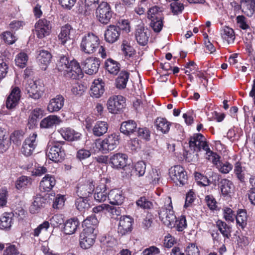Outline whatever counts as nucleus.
Returning <instances> with one entry per match:
<instances>
[{"mask_svg": "<svg viewBox=\"0 0 255 255\" xmlns=\"http://www.w3.org/2000/svg\"><path fill=\"white\" fill-rule=\"evenodd\" d=\"M64 141H53L48 143L46 156L55 163H61L65 158L66 152L63 147Z\"/></svg>", "mask_w": 255, "mask_h": 255, "instance_id": "1", "label": "nucleus"}, {"mask_svg": "<svg viewBox=\"0 0 255 255\" xmlns=\"http://www.w3.org/2000/svg\"><path fill=\"white\" fill-rule=\"evenodd\" d=\"M163 202V206L159 207L158 210L159 218L165 225L171 226L176 217L173 211L171 197L166 196L164 198Z\"/></svg>", "mask_w": 255, "mask_h": 255, "instance_id": "2", "label": "nucleus"}, {"mask_svg": "<svg viewBox=\"0 0 255 255\" xmlns=\"http://www.w3.org/2000/svg\"><path fill=\"white\" fill-rule=\"evenodd\" d=\"M147 17L150 20V26L155 32H159L163 26L164 15L162 8L154 5L149 8Z\"/></svg>", "mask_w": 255, "mask_h": 255, "instance_id": "3", "label": "nucleus"}, {"mask_svg": "<svg viewBox=\"0 0 255 255\" xmlns=\"http://www.w3.org/2000/svg\"><path fill=\"white\" fill-rule=\"evenodd\" d=\"M119 133L114 132L108 135L103 140L96 139L95 142V147L99 151L103 154H106L117 147L119 143Z\"/></svg>", "mask_w": 255, "mask_h": 255, "instance_id": "4", "label": "nucleus"}, {"mask_svg": "<svg viewBox=\"0 0 255 255\" xmlns=\"http://www.w3.org/2000/svg\"><path fill=\"white\" fill-rule=\"evenodd\" d=\"M100 40L96 34L89 32L85 34L82 39L80 48L86 54L94 53L99 47Z\"/></svg>", "mask_w": 255, "mask_h": 255, "instance_id": "5", "label": "nucleus"}, {"mask_svg": "<svg viewBox=\"0 0 255 255\" xmlns=\"http://www.w3.org/2000/svg\"><path fill=\"white\" fill-rule=\"evenodd\" d=\"M96 16L98 21L103 25H108L112 22L115 15L110 4L102 1L96 9Z\"/></svg>", "mask_w": 255, "mask_h": 255, "instance_id": "6", "label": "nucleus"}, {"mask_svg": "<svg viewBox=\"0 0 255 255\" xmlns=\"http://www.w3.org/2000/svg\"><path fill=\"white\" fill-rule=\"evenodd\" d=\"M110 182V180L107 178H102L98 184L94 189V198L98 203H103L107 199L109 200V187L107 184Z\"/></svg>", "mask_w": 255, "mask_h": 255, "instance_id": "7", "label": "nucleus"}, {"mask_svg": "<svg viewBox=\"0 0 255 255\" xmlns=\"http://www.w3.org/2000/svg\"><path fill=\"white\" fill-rule=\"evenodd\" d=\"M126 98L122 95L112 96L107 101V109L112 114H121L126 106Z\"/></svg>", "mask_w": 255, "mask_h": 255, "instance_id": "8", "label": "nucleus"}, {"mask_svg": "<svg viewBox=\"0 0 255 255\" xmlns=\"http://www.w3.org/2000/svg\"><path fill=\"white\" fill-rule=\"evenodd\" d=\"M169 176L171 180L178 186H183L188 182L187 172L181 165H175L169 169Z\"/></svg>", "mask_w": 255, "mask_h": 255, "instance_id": "9", "label": "nucleus"}, {"mask_svg": "<svg viewBox=\"0 0 255 255\" xmlns=\"http://www.w3.org/2000/svg\"><path fill=\"white\" fill-rule=\"evenodd\" d=\"M208 145L206 138L200 133H194L189 138V148L196 153L204 150Z\"/></svg>", "mask_w": 255, "mask_h": 255, "instance_id": "10", "label": "nucleus"}, {"mask_svg": "<svg viewBox=\"0 0 255 255\" xmlns=\"http://www.w3.org/2000/svg\"><path fill=\"white\" fill-rule=\"evenodd\" d=\"M34 27L35 34L39 39L49 35L51 32V23L46 18L39 19L35 23Z\"/></svg>", "mask_w": 255, "mask_h": 255, "instance_id": "11", "label": "nucleus"}, {"mask_svg": "<svg viewBox=\"0 0 255 255\" xmlns=\"http://www.w3.org/2000/svg\"><path fill=\"white\" fill-rule=\"evenodd\" d=\"M91 231V229H84L80 235V246L83 249H89L95 243L97 232Z\"/></svg>", "mask_w": 255, "mask_h": 255, "instance_id": "12", "label": "nucleus"}, {"mask_svg": "<svg viewBox=\"0 0 255 255\" xmlns=\"http://www.w3.org/2000/svg\"><path fill=\"white\" fill-rule=\"evenodd\" d=\"M146 164L143 161L136 162L133 166L128 165L125 167L124 171L127 176L131 178L132 177L143 176L145 172Z\"/></svg>", "mask_w": 255, "mask_h": 255, "instance_id": "13", "label": "nucleus"}, {"mask_svg": "<svg viewBox=\"0 0 255 255\" xmlns=\"http://www.w3.org/2000/svg\"><path fill=\"white\" fill-rule=\"evenodd\" d=\"M26 90L29 97L37 100L43 95L44 86L39 80L30 81L26 87Z\"/></svg>", "mask_w": 255, "mask_h": 255, "instance_id": "14", "label": "nucleus"}, {"mask_svg": "<svg viewBox=\"0 0 255 255\" xmlns=\"http://www.w3.org/2000/svg\"><path fill=\"white\" fill-rule=\"evenodd\" d=\"M21 98V90L17 86H12L10 92L7 96L5 106L7 109L13 110L18 106Z\"/></svg>", "mask_w": 255, "mask_h": 255, "instance_id": "15", "label": "nucleus"}, {"mask_svg": "<svg viewBox=\"0 0 255 255\" xmlns=\"http://www.w3.org/2000/svg\"><path fill=\"white\" fill-rule=\"evenodd\" d=\"M64 77L71 79H80L83 77V72L79 63L76 61H73L71 65L63 73Z\"/></svg>", "mask_w": 255, "mask_h": 255, "instance_id": "16", "label": "nucleus"}, {"mask_svg": "<svg viewBox=\"0 0 255 255\" xmlns=\"http://www.w3.org/2000/svg\"><path fill=\"white\" fill-rule=\"evenodd\" d=\"M133 219L129 216L120 217L118 227V233L121 236L125 235L132 231Z\"/></svg>", "mask_w": 255, "mask_h": 255, "instance_id": "17", "label": "nucleus"}, {"mask_svg": "<svg viewBox=\"0 0 255 255\" xmlns=\"http://www.w3.org/2000/svg\"><path fill=\"white\" fill-rule=\"evenodd\" d=\"M37 134L36 133H33L25 139L21 149L22 154L26 156L32 154L37 145Z\"/></svg>", "mask_w": 255, "mask_h": 255, "instance_id": "18", "label": "nucleus"}, {"mask_svg": "<svg viewBox=\"0 0 255 255\" xmlns=\"http://www.w3.org/2000/svg\"><path fill=\"white\" fill-rule=\"evenodd\" d=\"M100 65V60L96 57H88L82 62L85 73L91 75L98 72Z\"/></svg>", "mask_w": 255, "mask_h": 255, "instance_id": "19", "label": "nucleus"}, {"mask_svg": "<svg viewBox=\"0 0 255 255\" xmlns=\"http://www.w3.org/2000/svg\"><path fill=\"white\" fill-rule=\"evenodd\" d=\"M150 32L143 25H138L135 31V38L138 44L141 46H145L148 41Z\"/></svg>", "mask_w": 255, "mask_h": 255, "instance_id": "20", "label": "nucleus"}, {"mask_svg": "<svg viewBox=\"0 0 255 255\" xmlns=\"http://www.w3.org/2000/svg\"><path fill=\"white\" fill-rule=\"evenodd\" d=\"M120 35L119 27L117 25L110 24L105 31L104 38L107 42L112 44L119 39Z\"/></svg>", "mask_w": 255, "mask_h": 255, "instance_id": "21", "label": "nucleus"}, {"mask_svg": "<svg viewBox=\"0 0 255 255\" xmlns=\"http://www.w3.org/2000/svg\"><path fill=\"white\" fill-rule=\"evenodd\" d=\"M218 186L224 198H231L234 189V185L231 180L227 178L221 179L218 183Z\"/></svg>", "mask_w": 255, "mask_h": 255, "instance_id": "22", "label": "nucleus"}, {"mask_svg": "<svg viewBox=\"0 0 255 255\" xmlns=\"http://www.w3.org/2000/svg\"><path fill=\"white\" fill-rule=\"evenodd\" d=\"M128 156L126 154L117 153L111 156L110 158V163L112 167L115 169H123L127 165Z\"/></svg>", "mask_w": 255, "mask_h": 255, "instance_id": "23", "label": "nucleus"}, {"mask_svg": "<svg viewBox=\"0 0 255 255\" xmlns=\"http://www.w3.org/2000/svg\"><path fill=\"white\" fill-rule=\"evenodd\" d=\"M95 189V185L93 181L84 184L79 183L76 187V192L80 198H87L90 196Z\"/></svg>", "mask_w": 255, "mask_h": 255, "instance_id": "24", "label": "nucleus"}, {"mask_svg": "<svg viewBox=\"0 0 255 255\" xmlns=\"http://www.w3.org/2000/svg\"><path fill=\"white\" fill-rule=\"evenodd\" d=\"M65 98L61 95H57L54 98L51 99L47 106V110L50 113L57 112L63 107Z\"/></svg>", "mask_w": 255, "mask_h": 255, "instance_id": "25", "label": "nucleus"}, {"mask_svg": "<svg viewBox=\"0 0 255 255\" xmlns=\"http://www.w3.org/2000/svg\"><path fill=\"white\" fill-rule=\"evenodd\" d=\"M105 82L102 79H95L90 88V95L92 97L100 98L105 92Z\"/></svg>", "mask_w": 255, "mask_h": 255, "instance_id": "26", "label": "nucleus"}, {"mask_svg": "<svg viewBox=\"0 0 255 255\" xmlns=\"http://www.w3.org/2000/svg\"><path fill=\"white\" fill-rule=\"evenodd\" d=\"M56 179L53 175L46 174L39 183V189L42 192H49L56 184Z\"/></svg>", "mask_w": 255, "mask_h": 255, "instance_id": "27", "label": "nucleus"}, {"mask_svg": "<svg viewBox=\"0 0 255 255\" xmlns=\"http://www.w3.org/2000/svg\"><path fill=\"white\" fill-rule=\"evenodd\" d=\"M59 132L62 137L67 141H78L82 138V134L70 128H61Z\"/></svg>", "mask_w": 255, "mask_h": 255, "instance_id": "28", "label": "nucleus"}, {"mask_svg": "<svg viewBox=\"0 0 255 255\" xmlns=\"http://www.w3.org/2000/svg\"><path fill=\"white\" fill-rule=\"evenodd\" d=\"M61 122L60 117L57 115H50L42 119L40 123L41 128L50 129L58 125Z\"/></svg>", "mask_w": 255, "mask_h": 255, "instance_id": "29", "label": "nucleus"}, {"mask_svg": "<svg viewBox=\"0 0 255 255\" xmlns=\"http://www.w3.org/2000/svg\"><path fill=\"white\" fill-rule=\"evenodd\" d=\"M80 226V222L77 218H70L64 223L63 232L66 235H71L76 233Z\"/></svg>", "mask_w": 255, "mask_h": 255, "instance_id": "30", "label": "nucleus"}, {"mask_svg": "<svg viewBox=\"0 0 255 255\" xmlns=\"http://www.w3.org/2000/svg\"><path fill=\"white\" fill-rule=\"evenodd\" d=\"M125 199L123 191L119 189H114L109 191V201L112 205H121Z\"/></svg>", "mask_w": 255, "mask_h": 255, "instance_id": "31", "label": "nucleus"}, {"mask_svg": "<svg viewBox=\"0 0 255 255\" xmlns=\"http://www.w3.org/2000/svg\"><path fill=\"white\" fill-rule=\"evenodd\" d=\"M52 58V55L47 50H41L39 51L37 57L39 65L41 69L45 70L50 64Z\"/></svg>", "mask_w": 255, "mask_h": 255, "instance_id": "32", "label": "nucleus"}, {"mask_svg": "<svg viewBox=\"0 0 255 255\" xmlns=\"http://www.w3.org/2000/svg\"><path fill=\"white\" fill-rule=\"evenodd\" d=\"M222 39L229 44L234 43L236 38L235 30L228 26H223L220 30Z\"/></svg>", "mask_w": 255, "mask_h": 255, "instance_id": "33", "label": "nucleus"}, {"mask_svg": "<svg viewBox=\"0 0 255 255\" xmlns=\"http://www.w3.org/2000/svg\"><path fill=\"white\" fill-rule=\"evenodd\" d=\"M171 126V123L164 118L158 117L154 122V126L157 130L163 134H166L169 132Z\"/></svg>", "mask_w": 255, "mask_h": 255, "instance_id": "34", "label": "nucleus"}, {"mask_svg": "<svg viewBox=\"0 0 255 255\" xmlns=\"http://www.w3.org/2000/svg\"><path fill=\"white\" fill-rule=\"evenodd\" d=\"M137 124L133 120L123 122L121 125L120 131L126 135H130L136 131Z\"/></svg>", "mask_w": 255, "mask_h": 255, "instance_id": "35", "label": "nucleus"}, {"mask_svg": "<svg viewBox=\"0 0 255 255\" xmlns=\"http://www.w3.org/2000/svg\"><path fill=\"white\" fill-rule=\"evenodd\" d=\"M13 214L4 212L0 217V229L7 230L10 228L13 221Z\"/></svg>", "mask_w": 255, "mask_h": 255, "instance_id": "36", "label": "nucleus"}, {"mask_svg": "<svg viewBox=\"0 0 255 255\" xmlns=\"http://www.w3.org/2000/svg\"><path fill=\"white\" fill-rule=\"evenodd\" d=\"M47 199L42 196H37L29 207V212L31 214L38 213L40 209L45 207Z\"/></svg>", "mask_w": 255, "mask_h": 255, "instance_id": "37", "label": "nucleus"}, {"mask_svg": "<svg viewBox=\"0 0 255 255\" xmlns=\"http://www.w3.org/2000/svg\"><path fill=\"white\" fill-rule=\"evenodd\" d=\"M105 68L109 73L116 75L120 70L121 64L112 58H108L105 62Z\"/></svg>", "mask_w": 255, "mask_h": 255, "instance_id": "38", "label": "nucleus"}, {"mask_svg": "<svg viewBox=\"0 0 255 255\" xmlns=\"http://www.w3.org/2000/svg\"><path fill=\"white\" fill-rule=\"evenodd\" d=\"M73 30L71 25L66 24L61 28V31L58 35V39L61 44L64 45L67 41L70 39V31Z\"/></svg>", "mask_w": 255, "mask_h": 255, "instance_id": "39", "label": "nucleus"}, {"mask_svg": "<svg viewBox=\"0 0 255 255\" xmlns=\"http://www.w3.org/2000/svg\"><path fill=\"white\" fill-rule=\"evenodd\" d=\"M108 124L106 122L98 121L94 126L92 131L96 136H101L107 132Z\"/></svg>", "mask_w": 255, "mask_h": 255, "instance_id": "40", "label": "nucleus"}, {"mask_svg": "<svg viewBox=\"0 0 255 255\" xmlns=\"http://www.w3.org/2000/svg\"><path fill=\"white\" fill-rule=\"evenodd\" d=\"M122 51L125 58L129 59L132 58L136 54V51L134 48L130 45L129 42L127 40H124L121 45Z\"/></svg>", "mask_w": 255, "mask_h": 255, "instance_id": "41", "label": "nucleus"}, {"mask_svg": "<svg viewBox=\"0 0 255 255\" xmlns=\"http://www.w3.org/2000/svg\"><path fill=\"white\" fill-rule=\"evenodd\" d=\"M235 218L237 224L242 229H244L247 225L248 216L247 210L244 209H239Z\"/></svg>", "mask_w": 255, "mask_h": 255, "instance_id": "42", "label": "nucleus"}, {"mask_svg": "<svg viewBox=\"0 0 255 255\" xmlns=\"http://www.w3.org/2000/svg\"><path fill=\"white\" fill-rule=\"evenodd\" d=\"M216 227L225 239H230L231 236L232 229L226 222L218 220L216 223Z\"/></svg>", "mask_w": 255, "mask_h": 255, "instance_id": "43", "label": "nucleus"}, {"mask_svg": "<svg viewBox=\"0 0 255 255\" xmlns=\"http://www.w3.org/2000/svg\"><path fill=\"white\" fill-rule=\"evenodd\" d=\"M129 73L127 71H121L117 77L116 84L117 88L124 89L126 87L127 82L129 77Z\"/></svg>", "mask_w": 255, "mask_h": 255, "instance_id": "44", "label": "nucleus"}, {"mask_svg": "<svg viewBox=\"0 0 255 255\" xmlns=\"http://www.w3.org/2000/svg\"><path fill=\"white\" fill-rule=\"evenodd\" d=\"M99 221L96 216L92 214L88 216L83 221V225L85 226L84 229H91L92 232H97L96 229L98 225Z\"/></svg>", "mask_w": 255, "mask_h": 255, "instance_id": "45", "label": "nucleus"}, {"mask_svg": "<svg viewBox=\"0 0 255 255\" xmlns=\"http://www.w3.org/2000/svg\"><path fill=\"white\" fill-rule=\"evenodd\" d=\"M75 60H76L74 59H70L67 56H62L60 57V59L57 63L56 67L59 71L63 72V73H64V71L67 69L69 65H71V63H72L73 61Z\"/></svg>", "mask_w": 255, "mask_h": 255, "instance_id": "46", "label": "nucleus"}, {"mask_svg": "<svg viewBox=\"0 0 255 255\" xmlns=\"http://www.w3.org/2000/svg\"><path fill=\"white\" fill-rule=\"evenodd\" d=\"M66 200L65 196L60 194H56L53 201L52 207L54 209H62L65 205Z\"/></svg>", "mask_w": 255, "mask_h": 255, "instance_id": "47", "label": "nucleus"}, {"mask_svg": "<svg viewBox=\"0 0 255 255\" xmlns=\"http://www.w3.org/2000/svg\"><path fill=\"white\" fill-rule=\"evenodd\" d=\"M220 172L223 174L229 173L233 168V165L228 161L224 162L220 160L215 166Z\"/></svg>", "mask_w": 255, "mask_h": 255, "instance_id": "48", "label": "nucleus"}, {"mask_svg": "<svg viewBox=\"0 0 255 255\" xmlns=\"http://www.w3.org/2000/svg\"><path fill=\"white\" fill-rule=\"evenodd\" d=\"M30 183L31 178L26 176H21L16 180L15 186L18 190H22L26 188Z\"/></svg>", "mask_w": 255, "mask_h": 255, "instance_id": "49", "label": "nucleus"}, {"mask_svg": "<svg viewBox=\"0 0 255 255\" xmlns=\"http://www.w3.org/2000/svg\"><path fill=\"white\" fill-rule=\"evenodd\" d=\"M242 12L249 17H251L255 13V1L243 4Z\"/></svg>", "mask_w": 255, "mask_h": 255, "instance_id": "50", "label": "nucleus"}, {"mask_svg": "<svg viewBox=\"0 0 255 255\" xmlns=\"http://www.w3.org/2000/svg\"><path fill=\"white\" fill-rule=\"evenodd\" d=\"M75 206L80 212H84L90 207L87 198L79 197L75 200Z\"/></svg>", "mask_w": 255, "mask_h": 255, "instance_id": "51", "label": "nucleus"}, {"mask_svg": "<svg viewBox=\"0 0 255 255\" xmlns=\"http://www.w3.org/2000/svg\"><path fill=\"white\" fill-rule=\"evenodd\" d=\"M50 227V223L47 221H44L42 223L39 224L37 228L34 229L30 233V235L34 237H38L42 231H47Z\"/></svg>", "mask_w": 255, "mask_h": 255, "instance_id": "52", "label": "nucleus"}, {"mask_svg": "<svg viewBox=\"0 0 255 255\" xmlns=\"http://www.w3.org/2000/svg\"><path fill=\"white\" fill-rule=\"evenodd\" d=\"M138 207L143 209H151L153 207L152 202L147 199L145 196L140 197L136 202Z\"/></svg>", "mask_w": 255, "mask_h": 255, "instance_id": "53", "label": "nucleus"}, {"mask_svg": "<svg viewBox=\"0 0 255 255\" xmlns=\"http://www.w3.org/2000/svg\"><path fill=\"white\" fill-rule=\"evenodd\" d=\"M43 110L40 108H35L31 112L29 118V122L35 124L37 120L42 118L43 116Z\"/></svg>", "mask_w": 255, "mask_h": 255, "instance_id": "54", "label": "nucleus"}, {"mask_svg": "<svg viewBox=\"0 0 255 255\" xmlns=\"http://www.w3.org/2000/svg\"><path fill=\"white\" fill-rule=\"evenodd\" d=\"M187 226L185 216L181 215L175 220L174 227L178 232H182Z\"/></svg>", "mask_w": 255, "mask_h": 255, "instance_id": "55", "label": "nucleus"}, {"mask_svg": "<svg viewBox=\"0 0 255 255\" xmlns=\"http://www.w3.org/2000/svg\"><path fill=\"white\" fill-rule=\"evenodd\" d=\"M28 61L27 54L23 52L19 53L16 57L15 61L16 66L24 68L26 65Z\"/></svg>", "mask_w": 255, "mask_h": 255, "instance_id": "56", "label": "nucleus"}, {"mask_svg": "<svg viewBox=\"0 0 255 255\" xmlns=\"http://www.w3.org/2000/svg\"><path fill=\"white\" fill-rule=\"evenodd\" d=\"M236 23L238 26L244 30H247L250 28V25L248 23V19L244 15H240L236 17Z\"/></svg>", "mask_w": 255, "mask_h": 255, "instance_id": "57", "label": "nucleus"}, {"mask_svg": "<svg viewBox=\"0 0 255 255\" xmlns=\"http://www.w3.org/2000/svg\"><path fill=\"white\" fill-rule=\"evenodd\" d=\"M6 129L0 127V148L5 151L8 147L9 140L5 137Z\"/></svg>", "mask_w": 255, "mask_h": 255, "instance_id": "58", "label": "nucleus"}, {"mask_svg": "<svg viewBox=\"0 0 255 255\" xmlns=\"http://www.w3.org/2000/svg\"><path fill=\"white\" fill-rule=\"evenodd\" d=\"M205 202L210 210H218L217 202L212 195H206L205 198Z\"/></svg>", "mask_w": 255, "mask_h": 255, "instance_id": "59", "label": "nucleus"}, {"mask_svg": "<svg viewBox=\"0 0 255 255\" xmlns=\"http://www.w3.org/2000/svg\"><path fill=\"white\" fill-rule=\"evenodd\" d=\"M170 9L174 15H178L182 12L184 9L183 3L177 1H173L170 4Z\"/></svg>", "mask_w": 255, "mask_h": 255, "instance_id": "60", "label": "nucleus"}, {"mask_svg": "<svg viewBox=\"0 0 255 255\" xmlns=\"http://www.w3.org/2000/svg\"><path fill=\"white\" fill-rule=\"evenodd\" d=\"M195 179L198 184L202 186H208L210 184V181L207 177L199 172L195 173Z\"/></svg>", "mask_w": 255, "mask_h": 255, "instance_id": "61", "label": "nucleus"}, {"mask_svg": "<svg viewBox=\"0 0 255 255\" xmlns=\"http://www.w3.org/2000/svg\"><path fill=\"white\" fill-rule=\"evenodd\" d=\"M23 132L22 130H15L10 136V140L16 145H19L23 138Z\"/></svg>", "mask_w": 255, "mask_h": 255, "instance_id": "62", "label": "nucleus"}, {"mask_svg": "<svg viewBox=\"0 0 255 255\" xmlns=\"http://www.w3.org/2000/svg\"><path fill=\"white\" fill-rule=\"evenodd\" d=\"M186 255H200V251L195 243H190L184 250Z\"/></svg>", "mask_w": 255, "mask_h": 255, "instance_id": "63", "label": "nucleus"}, {"mask_svg": "<svg viewBox=\"0 0 255 255\" xmlns=\"http://www.w3.org/2000/svg\"><path fill=\"white\" fill-rule=\"evenodd\" d=\"M160 249L156 246H152L143 250L141 255H160Z\"/></svg>", "mask_w": 255, "mask_h": 255, "instance_id": "64", "label": "nucleus"}]
</instances>
